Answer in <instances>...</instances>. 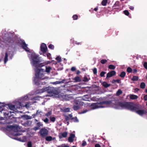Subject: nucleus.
<instances>
[{
	"label": "nucleus",
	"instance_id": "f257e3e1",
	"mask_svg": "<svg viewBox=\"0 0 147 147\" xmlns=\"http://www.w3.org/2000/svg\"><path fill=\"white\" fill-rule=\"evenodd\" d=\"M13 34L14 35L13 38L10 37V43L11 42V41L13 40L15 45L21 46L22 48L26 51L29 52V49L27 47V45L26 44L24 40L17 38L16 36L14 35L13 33Z\"/></svg>",
	"mask_w": 147,
	"mask_h": 147
},
{
	"label": "nucleus",
	"instance_id": "f03ea898",
	"mask_svg": "<svg viewBox=\"0 0 147 147\" xmlns=\"http://www.w3.org/2000/svg\"><path fill=\"white\" fill-rule=\"evenodd\" d=\"M115 102L114 105L118 106L121 107L122 109H127L131 111L134 104L130 102H119L116 100H113Z\"/></svg>",
	"mask_w": 147,
	"mask_h": 147
},
{
	"label": "nucleus",
	"instance_id": "7ed1b4c3",
	"mask_svg": "<svg viewBox=\"0 0 147 147\" xmlns=\"http://www.w3.org/2000/svg\"><path fill=\"white\" fill-rule=\"evenodd\" d=\"M31 57L32 60V64L33 66L36 68H38L44 66L42 63H40V60L38 55L34 53H32Z\"/></svg>",
	"mask_w": 147,
	"mask_h": 147
},
{
	"label": "nucleus",
	"instance_id": "20e7f679",
	"mask_svg": "<svg viewBox=\"0 0 147 147\" xmlns=\"http://www.w3.org/2000/svg\"><path fill=\"white\" fill-rule=\"evenodd\" d=\"M41 67L36 68L35 70V77L36 78H38L41 80L45 79L46 78L45 76V70Z\"/></svg>",
	"mask_w": 147,
	"mask_h": 147
},
{
	"label": "nucleus",
	"instance_id": "39448f33",
	"mask_svg": "<svg viewBox=\"0 0 147 147\" xmlns=\"http://www.w3.org/2000/svg\"><path fill=\"white\" fill-rule=\"evenodd\" d=\"M142 106L139 105H133L131 111L135 112L140 116H142L147 113L144 109H141Z\"/></svg>",
	"mask_w": 147,
	"mask_h": 147
},
{
	"label": "nucleus",
	"instance_id": "423d86ee",
	"mask_svg": "<svg viewBox=\"0 0 147 147\" xmlns=\"http://www.w3.org/2000/svg\"><path fill=\"white\" fill-rule=\"evenodd\" d=\"M20 129V127L18 126L10 125V134H11V130H13L15 132L13 134V135L14 136H18L21 135V134L18 132Z\"/></svg>",
	"mask_w": 147,
	"mask_h": 147
},
{
	"label": "nucleus",
	"instance_id": "0eeeda50",
	"mask_svg": "<svg viewBox=\"0 0 147 147\" xmlns=\"http://www.w3.org/2000/svg\"><path fill=\"white\" fill-rule=\"evenodd\" d=\"M113 100H111L104 101L100 102H97V108L105 107V106L103 105L104 104L110 105H112V103H113Z\"/></svg>",
	"mask_w": 147,
	"mask_h": 147
},
{
	"label": "nucleus",
	"instance_id": "6e6552de",
	"mask_svg": "<svg viewBox=\"0 0 147 147\" xmlns=\"http://www.w3.org/2000/svg\"><path fill=\"white\" fill-rule=\"evenodd\" d=\"M10 124L16 122L17 117L16 113L12 112L10 111Z\"/></svg>",
	"mask_w": 147,
	"mask_h": 147
},
{
	"label": "nucleus",
	"instance_id": "1a4fd4ad",
	"mask_svg": "<svg viewBox=\"0 0 147 147\" xmlns=\"http://www.w3.org/2000/svg\"><path fill=\"white\" fill-rule=\"evenodd\" d=\"M39 133L40 134L41 136L42 137H44L47 136L48 134V131L45 128L41 129Z\"/></svg>",
	"mask_w": 147,
	"mask_h": 147
},
{
	"label": "nucleus",
	"instance_id": "9d476101",
	"mask_svg": "<svg viewBox=\"0 0 147 147\" xmlns=\"http://www.w3.org/2000/svg\"><path fill=\"white\" fill-rule=\"evenodd\" d=\"M1 58H0V62L3 60V58H4V63L5 64L8 61V54L6 52L5 53V55L3 54H1Z\"/></svg>",
	"mask_w": 147,
	"mask_h": 147
},
{
	"label": "nucleus",
	"instance_id": "9b49d317",
	"mask_svg": "<svg viewBox=\"0 0 147 147\" xmlns=\"http://www.w3.org/2000/svg\"><path fill=\"white\" fill-rule=\"evenodd\" d=\"M43 90H44L42 91L43 92H45V91H46L49 94H54L55 93L54 89L52 87L46 88L44 89Z\"/></svg>",
	"mask_w": 147,
	"mask_h": 147
},
{
	"label": "nucleus",
	"instance_id": "f8f14e48",
	"mask_svg": "<svg viewBox=\"0 0 147 147\" xmlns=\"http://www.w3.org/2000/svg\"><path fill=\"white\" fill-rule=\"evenodd\" d=\"M40 50L43 53H46L47 50V48L46 45L44 43H42L41 44L40 46Z\"/></svg>",
	"mask_w": 147,
	"mask_h": 147
},
{
	"label": "nucleus",
	"instance_id": "ddd939ff",
	"mask_svg": "<svg viewBox=\"0 0 147 147\" xmlns=\"http://www.w3.org/2000/svg\"><path fill=\"white\" fill-rule=\"evenodd\" d=\"M116 74V72L115 71L113 70L109 71L107 74L106 78H108L115 76Z\"/></svg>",
	"mask_w": 147,
	"mask_h": 147
},
{
	"label": "nucleus",
	"instance_id": "4468645a",
	"mask_svg": "<svg viewBox=\"0 0 147 147\" xmlns=\"http://www.w3.org/2000/svg\"><path fill=\"white\" fill-rule=\"evenodd\" d=\"M3 131L8 136H9V125H7L6 127H2Z\"/></svg>",
	"mask_w": 147,
	"mask_h": 147
},
{
	"label": "nucleus",
	"instance_id": "2eb2a0df",
	"mask_svg": "<svg viewBox=\"0 0 147 147\" xmlns=\"http://www.w3.org/2000/svg\"><path fill=\"white\" fill-rule=\"evenodd\" d=\"M15 105L17 109H20L22 107H26L27 104H26L25 106L22 105L21 102H17L15 103Z\"/></svg>",
	"mask_w": 147,
	"mask_h": 147
},
{
	"label": "nucleus",
	"instance_id": "dca6fc26",
	"mask_svg": "<svg viewBox=\"0 0 147 147\" xmlns=\"http://www.w3.org/2000/svg\"><path fill=\"white\" fill-rule=\"evenodd\" d=\"M36 125L37 126L34 127L33 128V129L35 131H36L39 129L40 127L41 126H42L43 125L40 122H39L36 123Z\"/></svg>",
	"mask_w": 147,
	"mask_h": 147
},
{
	"label": "nucleus",
	"instance_id": "f3484780",
	"mask_svg": "<svg viewBox=\"0 0 147 147\" xmlns=\"http://www.w3.org/2000/svg\"><path fill=\"white\" fill-rule=\"evenodd\" d=\"M16 140L22 142H25L26 140V138L25 136H24L22 138H20L16 137L14 138Z\"/></svg>",
	"mask_w": 147,
	"mask_h": 147
},
{
	"label": "nucleus",
	"instance_id": "a211bd4d",
	"mask_svg": "<svg viewBox=\"0 0 147 147\" xmlns=\"http://www.w3.org/2000/svg\"><path fill=\"white\" fill-rule=\"evenodd\" d=\"M67 135V133L65 131L59 134V138L61 139L63 138H66Z\"/></svg>",
	"mask_w": 147,
	"mask_h": 147
},
{
	"label": "nucleus",
	"instance_id": "6ab92c4d",
	"mask_svg": "<svg viewBox=\"0 0 147 147\" xmlns=\"http://www.w3.org/2000/svg\"><path fill=\"white\" fill-rule=\"evenodd\" d=\"M75 137V135L73 134H71L70 136L69 137L68 140L70 142H72L74 141V138Z\"/></svg>",
	"mask_w": 147,
	"mask_h": 147
},
{
	"label": "nucleus",
	"instance_id": "aec40b11",
	"mask_svg": "<svg viewBox=\"0 0 147 147\" xmlns=\"http://www.w3.org/2000/svg\"><path fill=\"white\" fill-rule=\"evenodd\" d=\"M3 105H1V106H0V112H1L4 110V108L6 107L8 108H9V104H8L7 105H4L3 103H2Z\"/></svg>",
	"mask_w": 147,
	"mask_h": 147
},
{
	"label": "nucleus",
	"instance_id": "412c9836",
	"mask_svg": "<svg viewBox=\"0 0 147 147\" xmlns=\"http://www.w3.org/2000/svg\"><path fill=\"white\" fill-rule=\"evenodd\" d=\"M72 115L71 114H70L68 115H65V120L66 121H68L69 120H71Z\"/></svg>",
	"mask_w": 147,
	"mask_h": 147
},
{
	"label": "nucleus",
	"instance_id": "4be33fe9",
	"mask_svg": "<svg viewBox=\"0 0 147 147\" xmlns=\"http://www.w3.org/2000/svg\"><path fill=\"white\" fill-rule=\"evenodd\" d=\"M38 78H36V77H35L34 79L33 80L35 84L37 86H38L40 84V81L38 80Z\"/></svg>",
	"mask_w": 147,
	"mask_h": 147
},
{
	"label": "nucleus",
	"instance_id": "5701e85b",
	"mask_svg": "<svg viewBox=\"0 0 147 147\" xmlns=\"http://www.w3.org/2000/svg\"><path fill=\"white\" fill-rule=\"evenodd\" d=\"M74 80L75 82H80L81 81V79L79 76H76L75 77L74 79Z\"/></svg>",
	"mask_w": 147,
	"mask_h": 147
},
{
	"label": "nucleus",
	"instance_id": "b1692460",
	"mask_svg": "<svg viewBox=\"0 0 147 147\" xmlns=\"http://www.w3.org/2000/svg\"><path fill=\"white\" fill-rule=\"evenodd\" d=\"M91 107L93 109H95L97 108V102L92 103L90 105Z\"/></svg>",
	"mask_w": 147,
	"mask_h": 147
},
{
	"label": "nucleus",
	"instance_id": "393cba45",
	"mask_svg": "<svg viewBox=\"0 0 147 147\" xmlns=\"http://www.w3.org/2000/svg\"><path fill=\"white\" fill-rule=\"evenodd\" d=\"M55 138H53L51 136H47L45 138V140L46 141H51L52 140H54Z\"/></svg>",
	"mask_w": 147,
	"mask_h": 147
},
{
	"label": "nucleus",
	"instance_id": "a878e982",
	"mask_svg": "<svg viewBox=\"0 0 147 147\" xmlns=\"http://www.w3.org/2000/svg\"><path fill=\"white\" fill-rule=\"evenodd\" d=\"M22 117H23L24 119L26 120L31 119L32 118V116L27 115H24L22 116Z\"/></svg>",
	"mask_w": 147,
	"mask_h": 147
},
{
	"label": "nucleus",
	"instance_id": "bb28decb",
	"mask_svg": "<svg viewBox=\"0 0 147 147\" xmlns=\"http://www.w3.org/2000/svg\"><path fill=\"white\" fill-rule=\"evenodd\" d=\"M130 99L134 100L138 98V97L137 96L134 94H131L129 96Z\"/></svg>",
	"mask_w": 147,
	"mask_h": 147
},
{
	"label": "nucleus",
	"instance_id": "cd10ccee",
	"mask_svg": "<svg viewBox=\"0 0 147 147\" xmlns=\"http://www.w3.org/2000/svg\"><path fill=\"white\" fill-rule=\"evenodd\" d=\"M17 109L16 105H10V109L15 111Z\"/></svg>",
	"mask_w": 147,
	"mask_h": 147
},
{
	"label": "nucleus",
	"instance_id": "c85d7f7f",
	"mask_svg": "<svg viewBox=\"0 0 147 147\" xmlns=\"http://www.w3.org/2000/svg\"><path fill=\"white\" fill-rule=\"evenodd\" d=\"M45 73L47 72V73H49L50 72V70L51 69V67H47V66L45 67Z\"/></svg>",
	"mask_w": 147,
	"mask_h": 147
},
{
	"label": "nucleus",
	"instance_id": "c756f323",
	"mask_svg": "<svg viewBox=\"0 0 147 147\" xmlns=\"http://www.w3.org/2000/svg\"><path fill=\"white\" fill-rule=\"evenodd\" d=\"M71 121H73L74 122H78L79 121L77 117H72L71 120Z\"/></svg>",
	"mask_w": 147,
	"mask_h": 147
},
{
	"label": "nucleus",
	"instance_id": "7c9ffc66",
	"mask_svg": "<svg viewBox=\"0 0 147 147\" xmlns=\"http://www.w3.org/2000/svg\"><path fill=\"white\" fill-rule=\"evenodd\" d=\"M4 115L5 116L4 117L6 119H8L9 118V116H8L9 113L8 112H4Z\"/></svg>",
	"mask_w": 147,
	"mask_h": 147
},
{
	"label": "nucleus",
	"instance_id": "2f4dec72",
	"mask_svg": "<svg viewBox=\"0 0 147 147\" xmlns=\"http://www.w3.org/2000/svg\"><path fill=\"white\" fill-rule=\"evenodd\" d=\"M120 5L119 1H117L115 2L113 6V7H119Z\"/></svg>",
	"mask_w": 147,
	"mask_h": 147
},
{
	"label": "nucleus",
	"instance_id": "473e14b6",
	"mask_svg": "<svg viewBox=\"0 0 147 147\" xmlns=\"http://www.w3.org/2000/svg\"><path fill=\"white\" fill-rule=\"evenodd\" d=\"M146 86L145 83L144 82H142L140 85V88L142 89H144L145 88Z\"/></svg>",
	"mask_w": 147,
	"mask_h": 147
},
{
	"label": "nucleus",
	"instance_id": "72a5a7b5",
	"mask_svg": "<svg viewBox=\"0 0 147 147\" xmlns=\"http://www.w3.org/2000/svg\"><path fill=\"white\" fill-rule=\"evenodd\" d=\"M126 73L125 71H123L120 74L119 76L121 78H124L125 77Z\"/></svg>",
	"mask_w": 147,
	"mask_h": 147
},
{
	"label": "nucleus",
	"instance_id": "f704fd0d",
	"mask_svg": "<svg viewBox=\"0 0 147 147\" xmlns=\"http://www.w3.org/2000/svg\"><path fill=\"white\" fill-rule=\"evenodd\" d=\"M108 0H103L101 2V4L103 6H106L107 5Z\"/></svg>",
	"mask_w": 147,
	"mask_h": 147
},
{
	"label": "nucleus",
	"instance_id": "c9c22d12",
	"mask_svg": "<svg viewBox=\"0 0 147 147\" xmlns=\"http://www.w3.org/2000/svg\"><path fill=\"white\" fill-rule=\"evenodd\" d=\"M138 80V76H133L131 80L133 81H137Z\"/></svg>",
	"mask_w": 147,
	"mask_h": 147
},
{
	"label": "nucleus",
	"instance_id": "e433bc0d",
	"mask_svg": "<svg viewBox=\"0 0 147 147\" xmlns=\"http://www.w3.org/2000/svg\"><path fill=\"white\" fill-rule=\"evenodd\" d=\"M32 122L30 121H27L24 123L25 126L26 125H30L32 124Z\"/></svg>",
	"mask_w": 147,
	"mask_h": 147
},
{
	"label": "nucleus",
	"instance_id": "4c0bfd02",
	"mask_svg": "<svg viewBox=\"0 0 147 147\" xmlns=\"http://www.w3.org/2000/svg\"><path fill=\"white\" fill-rule=\"evenodd\" d=\"M103 86L105 88H107L110 86V84H108L106 82H104L103 84Z\"/></svg>",
	"mask_w": 147,
	"mask_h": 147
},
{
	"label": "nucleus",
	"instance_id": "58836bf2",
	"mask_svg": "<svg viewBox=\"0 0 147 147\" xmlns=\"http://www.w3.org/2000/svg\"><path fill=\"white\" fill-rule=\"evenodd\" d=\"M89 80L88 79L87 77L86 76H85L83 78L82 81L85 82H87Z\"/></svg>",
	"mask_w": 147,
	"mask_h": 147
},
{
	"label": "nucleus",
	"instance_id": "ea45409f",
	"mask_svg": "<svg viewBox=\"0 0 147 147\" xmlns=\"http://www.w3.org/2000/svg\"><path fill=\"white\" fill-rule=\"evenodd\" d=\"M122 93V91L120 89L119 90L116 92V95L117 96L120 95Z\"/></svg>",
	"mask_w": 147,
	"mask_h": 147
},
{
	"label": "nucleus",
	"instance_id": "a19ab883",
	"mask_svg": "<svg viewBox=\"0 0 147 147\" xmlns=\"http://www.w3.org/2000/svg\"><path fill=\"white\" fill-rule=\"evenodd\" d=\"M108 68L110 69H115V67L113 65H110L109 66Z\"/></svg>",
	"mask_w": 147,
	"mask_h": 147
},
{
	"label": "nucleus",
	"instance_id": "79ce46f5",
	"mask_svg": "<svg viewBox=\"0 0 147 147\" xmlns=\"http://www.w3.org/2000/svg\"><path fill=\"white\" fill-rule=\"evenodd\" d=\"M115 82H117L118 84L120 83L121 82L120 80L119 79H117L116 80H114L112 81V83H114Z\"/></svg>",
	"mask_w": 147,
	"mask_h": 147
},
{
	"label": "nucleus",
	"instance_id": "37998d69",
	"mask_svg": "<svg viewBox=\"0 0 147 147\" xmlns=\"http://www.w3.org/2000/svg\"><path fill=\"white\" fill-rule=\"evenodd\" d=\"M132 69L129 67H128L127 69V71L129 73H131L132 72Z\"/></svg>",
	"mask_w": 147,
	"mask_h": 147
},
{
	"label": "nucleus",
	"instance_id": "c03bdc74",
	"mask_svg": "<svg viewBox=\"0 0 147 147\" xmlns=\"http://www.w3.org/2000/svg\"><path fill=\"white\" fill-rule=\"evenodd\" d=\"M107 62V60L106 59H102L100 60V62L102 64H105Z\"/></svg>",
	"mask_w": 147,
	"mask_h": 147
},
{
	"label": "nucleus",
	"instance_id": "a18cd8bd",
	"mask_svg": "<svg viewBox=\"0 0 147 147\" xmlns=\"http://www.w3.org/2000/svg\"><path fill=\"white\" fill-rule=\"evenodd\" d=\"M52 114V112L51 111L48 112L47 113L45 114V115L47 117H49Z\"/></svg>",
	"mask_w": 147,
	"mask_h": 147
},
{
	"label": "nucleus",
	"instance_id": "49530a36",
	"mask_svg": "<svg viewBox=\"0 0 147 147\" xmlns=\"http://www.w3.org/2000/svg\"><path fill=\"white\" fill-rule=\"evenodd\" d=\"M123 13L125 15H126L127 16H128L129 14V12L127 10H124L123 11Z\"/></svg>",
	"mask_w": 147,
	"mask_h": 147
},
{
	"label": "nucleus",
	"instance_id": "de8ad7c7",
	"mask_svg": "<svg viewBox=\"0 0 147 147\" xmlns=\"http://www.w3.org/2000/svg\"><path fill=\"white\" fill-rule=\"evenodd\" d=\"M48 47L51 49H54V46L51 44H50L49 46H48Z\"/></svg>",
	"mask_w": 147,
	"mask_h": 147
},
{
	"label": "nucleus",
	"instance_id": "09e8293b",
	"mask_svg": "<svg viewBox=\"0 0 147 147\" xmlns=\"http://www.w3.org/2000/svg\"><path fill=\"white\" fill-rule=\"evenodd\" d=\"M72 18L74 20H77L78 19V16L76 14L74 15L73 16Z\"/></svg>",
	"mask_w": 147,
	"mask_h": 147
},
{
	"label": "nucleus",
	"instance_id": "8fccbe9b",
	"mask_svg": "<svg viewBox=\"0 0 147 147\" xmlns=\"http://www.w3.org/2000/svg\"><path fill=\"white\" fill-rule=\"evenodd\" d=\"M56 59L58 61V62H59L61 61V58L59 56H58L56 58Z\"/></svg>",
	"mask_w": 147,
	"mask_h": 147
},
{
	"label": "nucleus",
	"instance_id": "3c124183",
	"mask_svg": "<svg viewBox=\"0 0 147 147\" xmlns=\"http://www.w3.org/2000/svg\"><path fill=\"white\" fill-rule=\"evenodd\" d=\"M57 147H69L68 146L66 145L65 144H63L60 145L59 146Z\"/></svg>",
	"mask_w": 147,
	"mask_h": 147
},
{
	"label": "nucleus",
	"instance_id": "603ef678",
	"mask_svg": "<svg viewBox=\"0 0 147 147\" xmlns=\"http://www.w3.org/2000/svg\"><path fill=\"white\" fill-rule=\"evenodd\" d=\"M79 108V107L78 105H75L73 107V109L74 110H77Z\"/></svg>",
	"mask_w": 147,
	"mask_h": 147
},
{
	"label": "nucleus",
	"instance_id": "864d4df0",
	"mask_svg": "<svg viewBox=\"0 0 147 147\" xmlns=\"http://www.w3.org/2000/svg\"><path fill=\"white\" fill-rule=\"evenodd\" d=\"M32 143L31 141H29L27 143L28 147H32Z\"/></svg>",
	"mask_w": 147,
	"mask_h": 147
},
{
	"label": "nucleus",
	"instance_id": "5fc2aeb1",
	"mask_svg": "<svg viewBox=\"0 0 147 147\" xmlns=\"http://www.w3.org/2000/svg\"><path fill=\"white\" fill-rule=\"evenodd\" d=\"M93 74L96 75L97 73V69L96 68H94L93 70Z\"/></svg>",
	"mask_w": 147,
	"mask_h": 147
},
{
	"label": "nucleus",
	"instance_id": "6e6d98bb",
	"mask_svg": "<svg viewBox=\"0 0 147 147\" xmlns=\"http://www.w3.org/2000/svg\"><path fill=\"white\" fill-rule=\"evenodd\" d=\"M106 73V72L105 71H102L100 73V76L101 77H104L105 74Z\"/></svg>",
	"mask_w": 147,
	"mask_h": 147
},
{
	"label": "nucleus",
	"instance_id": "4d7b16f0",
	"mask_svg": "<svg viewBox=\"0 0 147 147\" xmlns=\"http://www.w3.org/2000/svg\"><path fill=\"white\" fill-rule=\"evenodd\" d=\"M56 119V118L55 117H51L50 120L51 121L54 122Z\"/></svg>",
	"mask_w": 147,
	"mask_h": 147
},
{
	"label": "nucleus",
	"instance_id": "13d9d810",
	"mask_svg": "<svg viewBox=\"0 0 147 147\" xmlns=\"http://www.w3.org/2000/svg\"><path fill=\"white\" fill-rule=\"evenodd\" d=\"M86 144V142L85 141H83V143L82 144V146H85Z\"/></svg>",
	"mask_w": 147,
	"mask_h": 147
},
{
	"label": "nucleus",
	"instance_id": "bf43d9fd",
	"mask_svg": "<svg viewBox=\"0 0 147 147\" xmlns=\"http://www.w3.org/2000/svg\"><path fill=\"white\" fill-rule=\"evenodd\" d=\"M74 43L76 44V45H81L82 44V42H78L77 41H75L74 42Z\"/></svg>",
	"mask_w": 147,
	"mask_h": 147
},
{
	"label": "nucleus",
	"instance_id": "052dcab7",
	"mask_svg": "<svg viewBox=\"0 0 147 147\" xmlns=\"http://www.w3.org/2000/svg\"><path fill=\"white\" fill-rule=\"evenodd\" d=\"M144 66L145 69H147V62H145L144 63Z\"/></svg>",
	"mask_w": 147,
	"mask_h": 147
},
{
	"label": "nucleus",
	"instance_id": "680f3d73",
	"mask_svg": "<svg viewBox=\"0 0 147 147\" xmlns=\"http://www.w3.org/2000/svg\"><path fill=\"white\" fill-rule=\"evenodd\" d=\"M45 55H46V56L48 58L50 59V58L51 55L50 53H48L45 54Z\"/></svg>",
	"mask_w": 147,
	"mask_h": 147
},
{
	"label": "nucleus",
	"instance_id": "e2e57ef3",
	"mask_svg": "<svg viewBox=\"0 0 147 147\" xmlns=\"http://www.w3.org/2000/svg\"><path fill=\"white\" fill-rule=\"evenodd\" d=\"M46 123H48L49 122V120L47 118H46L45 119L43 120Z\"/></svg>",
	"mask_w": 147,
	"mask_h": 147
},
{
	"label": "nucleus",
	"instance_id": "0e129e2a",
	"mask_svg": "<svg viewBox=\"0 0 147 147\" xmlns=\"http://www.w3.org/2000/svg\"><path fill=\"white\" fill-rule=\"evenodd\" d=\"M76 69L75 67H73L71 68V70L72 71H76Z\"/></svg>",
	"mask_w": 147,
	"mask_h": 147
},
{
	"label": "nucleus",
	"instance_id": "69168bd1",
	"mask_svg": "<svg viewBox=\"0 0 147 147\" xmlns=\"http://www.w3.org/2000/svg\"><path fill=\"white\" fill-rule=\"evenodd\" d=\"M88 111V110L87 109H85L84 110L82 111L81 113L83 114L84 113H86Z\"/></svg>",
	"mask_w": 147,
	"mask_h": 147
},
{
	"label": "nucleus",
	"instance_id": "338daca9",
	"mask_svg": "<svg viewBox=\"0 0 147 147\" xmlns=\"http://www.w3.org/2000/svg\"><path fill=\"white\" fill-rule=\"evenodd\" d=\"M144 99L145 101L147 100V95H145L144 96Z\"/></svg>",
	"mask_w": 147,
	"mask_h": 147
},
{
	"label": "nucleus",
	"instance_id": "774afa93",
	"mask_svg": "<svg viewBox=\"0 0 147 147\" xmlns=\"http://www.w3.org/2000/svg\"><path fill=\"white\" fill-rule=\"evenodd\" d=\"M95 147H101V146L99 144H95Z\"/></svg>",
	"mask_w": 147,
	"mask_h": 147
}]
</instances>
